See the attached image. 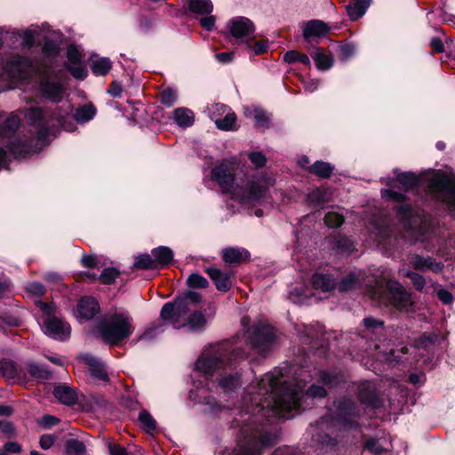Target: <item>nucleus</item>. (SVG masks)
Listing matches in <instances>:
<instances>
[{"label":"nucleus","instance_id":"f257e3e1","mask_svg":"<svg viewBox=\"0 0 455 455\" xmlns=\"http://www.w3.org/2000/svg\"><path fill=\"white\" fill-rule=\"evenodd\" d=\"M283 378L282 370L275 368L246 388L231 422V427L241 433L235 455H260L261 449L274 443L275 435L259 425L272 417L291 419L299 412L305 396L323 398L327 395L323 386L312 385L304 393L305 386L299 381L288 383Z\"/></svg>","mask_w":455,"mask_h":455},{"label":"nucleus","instance_id":"f03ea898","mask_svg":"<svg viewBox=\"0 0 455 455\" xmlns=\"http://www.w3.org/2000/svg\"><path fill=\"white\" fill-rule=\"evenodd\" d=\"M248 355L245 349L235 340L223 341L206 347L196 360L193 374L195 390H191V400L203 403L205 412L217 415L226 410L216 399L208 395V391L214 386L211 381L213 372L223 371L219 379V386L224 392L234 391L241 386V374L237 366Z\"/></svg>","mask_w":455,"mask_h":455},{"label":"nucleus","instance_id":"7ed1b4c3","mask_svg":"<svg viewBox=\"0 0 455 455\" xmlns=\"http://www.w3.org/2000/svg\"><path fill=\"white\" fill-rule=\"evenodd\" d=\"M73 108L70 103H64L52 112H48L41 108L31 107L26 109L24 117L27 123L35 129L34 135L20 143L21 148H29L28 151L36 152L45 145L46 138L51 131L56 127H61L66 131L72 130V120L85 123L92 119L96 114V108L92 104L84 105L76 109L73 117Z\"/></svg>","mask_w":455,"mask_h":455},{"label":"nucleus","instance_id":"20e7f679","mask_svg":"<svg viewBox=\"0 0 455 455\" xmlns=\"http://www.w3.org/2000/svg\"><path fill=\"white\" fill-rule=\"evenodd\" d=\"M235 171L231 164L222 163L212 170L211 178L224 193H229L242 204H260L274 180L264 175L253 176L244 186L235 184Z\"/></svg>","mask_w":455,"mask_h":455},{"label":"nucleus","instance_id":"39448f33","mask_svg":"<svg viewBox=\"0 0 455 455\" xmlns=\"http://www.w3.org/2000/svg\"><path fill=\"white\" fill-rule=\"evenodd\" d=\"M97 329L107 344L118 345L132 334L133 319L125 310H115L104 315Z\"/></svg>","mask_w":455,"mask_h":455},{"label":"nucleus","instance_id":"423d86ee","mask_svg":"<svg viewBox=\"0 0 455 455\" xmlns=\"http://www.w3.org/2000/svg\"><path fill=\"white\" fill-rule=\"evenodd\" d=\"M369 292L372 299L401 311H409L413 305L411 293L399 282L393 279L387 281L385 290L378 284Z\"/></svg>","mask_w":455,"mask_h":455},{"label":"nucleus","instance_id":"0eeeda50","mask_svg":"<svg viewBox=\"0 0 455 455\" xmlns=\"http://www.w3.org/2000/svg\"><path fill=\"white\" fill-rule=\"evenodd\" d=\"M201 300V294L196 291H188L181 297L175 299L173 302L165 303L161 309V318L169 321L175 329L181 328L184 323H180V318L185 317Z\"/></svg>","mask_w":455,"mask_h":455},{"label":"nucleus","instance_id":"6e6552de","mask_svg":"<svg viewBox=\"0 0 455 455\" xmlns=\"http://www.w3.org/2000/svg\"><path fill=\"white\" fill-rule=\"evenodd\" d=\"M65 79L66 75L62 70H47L40 78L41 96L54 103L61 101L65 93Z\"/></svg>","mask_w":455,"mask_h":455},{"label":"nucleus","instance_id":"1a4fd4ad","mask_svg":"<svg viewBox=\"0 0 455 455\" xmlns=\"http://www.w3.org/2000/svg\"><path fill=\"white\" fill-rule=\"evenodd\" d=\"M248 338L250 347L264 356L268 354L275 341L274 329L267 323L253 325L248 330Z\"/></svg>","mask_w":455,"mask_h":455},{"label":"nucleus","instance_id":"9d476101","mask_svg":"<svg viewBox=\"0 0 455 455\" xmlns=\"http://www.w3.org/2000/svg\"><path fill=\"white\" fill-rule=\"evenodd\" d=\"M428 188L436 199L447 204L455 214V184L444 175L435 174L429 180Z\"/></svg>","mask_w":455,"mask_h":455},{"label":"nucleus","instance_id":"9b49d317","mask_svg":"<svg viewBox=\"0 0 455 455\" xmlns=\"http://www.w3.org/2000/svg\"><path fill=\"white\" fill-rule=\"evenodd\" d=\"M227 28L231 36L239 44L251 47V39H254L255 26L251 20L243 16L232 18L227 23Z\"/></svg>","mask_w":455,"mask_h":455},{"label":"nucleus","instance_id":"f8f14e48","mask_svg":"<svg viewBox=\"0 0 455 455\" xmlns=\"http://www.w3.org/2000/svg\"><path fill=\"white\" fill-rule=\"evenodd\" d=\"M336 420L343 428H353L355 419L360 416V410L351 399L345 398L336 402Z\"/></svg>","mask_w":455,"mask_h":455},{"label":"nucleus","instance_id":"ddd939ff","mask_svg":"<svg viewBox=\"0 0 455 455\" xmlns=\"http://www.w3.org/2000/svg\"><path fill=\"white\" fill-rule=\"evenodd\" d=\"M42 324L44 333L55 339L65 340L69 337L70 326L53 315L44 316Z\"/></svg>","mask_w":455,"mask_h":455},{"label":"nucleus","instance_id":"4468645a","mask_svg":"<svg viewBox=\"0 0 455 455\" xmlns=\"http://www.w3.org/2000/svg\"><path fill=\"white\" fill-rule=\"evenodd\" d=\"M358 397L366 407L379 408L383 401L379 396L376 385L371 381H363L358 385Z\"/></svg>","mask_w":455,"mask_h":455},{"label":"nucleus","instance_id":"2eb2a0df","mask_svg":"<svg viewBox=\"0 0 455 455\" xmlns=\"http://www.w3.org/2000/svg\"><path fill=\"white\" fill-rule=\"evenodd\" d=\"M409 265L417 271L424 272L430 270L434 273H440L443 269V264L436 261L433 257H424L419 254L408 256Z\"/></svg>","mask_w":455,"mask_h":455},{"label":"nucleus","instance_id":"dca6fc26","mask_svg":"<svg viewBox=\"0 0 455 455\" xmlns=\"http://www.w3.org/2000/svg\"><path fill=\"white\" fill-rule=\"evenodd\" d=\"M80 358L88 366L89 371L94 379L104 382L109 380L107 366L102 360L91 355H84Z\"/></svg>","mask_w":455,"mask_h":455},{"label":"nucleus","instance_id":"f3484780","mask_svg":"<svg viewBox=\"0 0 455 455\" xmlns=\"http://www.w3.org/2000/svg\"><path fill=\"white\" fill-rule=\"evenodd\" d=\"M100 311L98 301L91 297L82 298L76 307L77 316L81 319L90 320Z\"/></svg>","mask_w":455,"mask_h":455},{"label":"nucleus","instance_id":"a211bd4d","mask_svg":"<svg viewBox=\"0 0 455 455\" xmlns=\"http://www.w3.org/2000/svg\"><path fill=\"white\" fill-rule=\"evenodd\" d=\"M329 27L326 23L319 20H312L303 24V37L309 42L311 38L321 37L327 35Z\"/></svg>","mask_w":455,"mask_h":455},{"label":"nucleus","instance_id":"6ab92c4d","mask_svg":"<svg viewBox=\"0 0 455 455\" xmlns=\"http://www.w3.org/2000/svg\"><path fill=\"white\" fill-rule=\"evenodd\" d=\"M312 284L315 289L330 291L337 286L338 283L337 278L329 273H315L312 276Z\"/></svg>","mask_w":455,"mask_h":455},{"label":"nucleus","instance_id":"aec40b11","mask_svg":"<svg viewBox=\"0 0 455 455\" xmlns=\"http://www.w3.org/2000/svg\"><path fill=\"white\" fill-rule=\"evenodd\" d=\"M188 11L195 15L211 14L213 4L211 0H183Z\"/></svg>","mask_w":455,"mask_h":455},{"label":"nucleus","instance_id":"412c9836","mask_svg":"<svg viewBox=\"0 0 455 455\" xmlns=\"http://www.w3.org/2000/svg\"><path fill=\"white\" fill-rule=\"evenodd\" d=\"M55 398L65 405H73L77 402L76 391L67 385H60L53 390Z\"/></svg>","mask_w":455,"mask_h":455},{"label":"nucleus","instance_id":"4be33fe9","mask_svg":"<svg viewBox=\"0 0 455 455\" xmlns=\"http://www.w3.org/2000/svg\"><path fill=\"white\" fill-rule=\"evenodd\" d=\"M399 274L403 276L408 277L411 279L413 287L421 292H427V286L428 282H432L431 278H427L422 275L413 272L411 270L406 269L405 267L399 268Z\"/></svg>","mask_w":455,"mask_h":455},{"label":"nucleus","instance_id":"5701e85b","mask_svg":"<svg viewBox=\"0 0 455 455\" xmlns=\"http://www.w3.org/2000/svg\"><path fill=\"white\" fill-rule=\"evenodd\" d=\"M244 114L248 118L254 120V125L256 128L261 130L268 128L270 119L263 109L258 108H246L244 109Z\"/></svg>","mask_w":455,"mask_h":455},{"label":"nucleus","instance_id":"b1692460","mask_svg":"<svg viewBox=\"0 0 455 455\" xmlns=\"http://www.w3.org/2000/svg\"><path fill=\"white\" fill-rule=\"evenodd\" d=\"M207 273L219 291H227L229 290L231 281L228 274L223 273L215 267L208 268Z\"/></svg>","mask_w":455,"mask_h":455},{"label":"nucleus","instance_id":"393cba45","mask_svg":"<svg viewBox=\"0 0 455 455\" xmlns=\"http://www.w3.org/2000/svg\"><path fill=\"white\" fill-rule=\"evenodd\" d=\"M370 4V0H350L346 6L347 15L353 20H358L365 13Z\"/></svg>","mask_w":455,"mask_h":455},{"label":"nucleus","instance_id":"a878e982","mask_svg":"<svg viewBox=\"0 0 455 455\" xmlns=\"http://www.w3.org/2000/svg\"><path fill=\"white\" fill-rule=\"evenodd\" d=\"M153 259L156 260V267L157 266L165 267L171 264L173 259L172 251L166 246H159L151 251Z\"/></svg>","mask_w":455,"mask_h":455},{"label":"nucleus","instance_id":"bb28decb","mask_svg":"<svg viewBox=\"0 0 455 455\" xmlns=\"http://www.w3.org/2000/svg\"><path fill=\"white\" fill-rule=\"evenodd\" d=\"M249 258V252L246 250L239 248H227L222 251V259L225 262L240 263Z\"/></svg>","mask_w":455,"mask_h":455},{"label":"nucleus","instance_id":"cd10ccee","mask_svg":"<svg viewBox=\"0 0 455 455\" xmlns=\"http://www.w3.org/2000/svg\"><path fill=\"white\" fill-rule=\"evenodd\" d=\"M396 212L406 230H412L416 228L417 220L412 216V209L410 205L403 204L397 207Z\"/></svg>","mask_w":455,"mask_h":455},{"label":"nucleus","instance_id":"c85d7f7f","mask_svg":"<svg viewBox=\"0 0 455 455\" xmlns=\"http://www.w3.org/2000/svg\"><path fill=\"white\" fill-rule=\"evenodd\" d=\"M172 116L175 123L180 127H189L195 121L193 112L186 108H178L174 109Z\"/></svg>","mask_w":455,"mask_h":455},{"label":"nucleus","instance_id":"c756f323","mask_svg":"<svg viewBox=\"0 0 455 455\" xmlns=\"http://www.w3.org/2000/svg\"><path fill=\"white\" fill-rule=\"evenodd\" d=\"M331 192L325 188H315L307 195L308 202L314 206H322L331 200Z\"/></svg>","mask_w":455,"mask_h":455},{"label":"nucleus","instance_id":"7c9ffc66","mask_svg":"<svg viewBox=\"0 0 455 455\" xmlns=\"http://www.w3.org/2000/svg\"><path fill=\"white\" fill-rule=\"evenodd\" d=\"M20 119L16 115H11L0 126V135L4 138L12 137L20 126Z\"/></svg>","mask_w":455,"mask_h":455},{"label":"nucleus","instance_id":"2f4dec72","mask_svg":"<svg viewBox=\"0 0 455 455\" xmlns=\"http://www.w3.org/2000/svg\"><path fill=\"white\" fill-rule=\"evenodd\" d=\"M180 323H184V325L181 327L188 325L192 330L203 328L206 323L204 315L198 311L194 312L189 316L187 315L185 317L180 318Z\"/></svg>","mask_w":455,"mask_h":455},{"label":"nucleus","instance_id":"473e14b6","mask_svg":"<svg viewBox=\"0 0 455 455\" xmlns=\"http://www.w3.org/2000/svg\"><path fill=\"white\" fill-rule=\"evenodd\" d=\"M27 371L33 379L38 380H47L51 378V372L47 368L34 363L27 364Z\"/></svg>","mask_w":455,"mask_h":455},{"label":"nucleus","instance_id":"72a5a7b5","mask_svg":"<svg viewBox=\"0 0 455 455\" xmlns=\"http://www.w3.org/2000/svg\"><path fill=\"white\" fill-rule=\"evenodd\" d=\"M333 171V166L326 162L316 161L309 167V172L323 179L329 178Z\"/></svg>","mask_w":455,"mask_h":455},{"label":"nucleus","instance_id":"f704fd0d","mask_svg":"<svg viewBox=\"0 0 455 455\" xmlns=\"http://www.w3.org/2000/svg\"><path fill=\"white\" fill-rule=\"evenodd\" d=\"M315 66L318 69L327 70L333 65V59L331 56L326 55L319 48L316 49L315 55L313 56Z\"/></svg>","mask_w":455,"mask_h":455},{"label":"nucleus","instance_id":"c9c22d12","mask_svg":"<svg viewBox=\"0 0 455 455\" xmlns=\"http://www.w3.org/2000/svg\"><path fill=\"white\" fill-rule=\"evenodd\" d=\"M235 121V114L228 110L221 118L216 119L215 124L220 130L230 131L234 129Z\"/></svg>","mask_w":455,"mask_h":455},{"label":"nucleus","instance_id":"e433bc0d","mask_svg":"<svg viewBox=\"0 0 455 455\" xmlns=\"http://www.w3.org/2000/svg\"><path fill=\"white\" fill-rule=\"evenodd\" d=\"M111 61L108 58L94 60L92 63V70L97 76H105L111 69Z\"/></svg>","mask_w":455,"mask_h":455},{"label":"nucleus","instance_id":"4c0bfd02","mask_svg":"<svg viewBox=\"0 0 455 455\" xmlns=\"http://www.w3.org/2000/svg\"><path fill=\"white\" fill-rule=\"evenodd\" d=\"M139 420L141 427L149 434L156 429V422L154 418L146 410H142L139 414Z\"/></svg>","mask_w":455,"mask_h":455},{"label":"nucleus","instance_id":"58836bf2","mask_svg":"<svg viewBox=\"0 0 455 455\" xmlns=\"http://www.w3.org/2000/svg\"><path fill=\"white\" fill-rule=\"evenodd\" d=\"M397 181L405 190L413 188L418 184V178L413 172H401L396 174Z\"/></svg>","mask_w":455,"mask_h":455},{"label":"nucleus","instance_id":"ea45409f","mask_svg":"<svg viewBox=\"0 0 455 455\" xmlns=\"http://www.w3.org/2000/svg\"><path fill=\"white\" fill-rule=\"evenodd\" d=\"M85 451V444L82 441L72 438L66 443L67 455H84Z\"/></svg>","mask_w":455,"mask_h":455},{"label":"nucleus","instance_id":"a19ab883","mask_svg":"<svg viewBox=\"0 0 455 455\" xmlns=\"http://www.w3.org/2000/svg\"><path fill=\"white\" fill-rule=\"evenodd\" d=\"M133 267L139 269H155L156 260L153 259L152 255L148 253L140 254L136 257Z\"/></svg>","mask_w":455,"mask_h":455},{"label":"nucleus","instance_id":"79ce46f5","mask_svg":"<svg viewBox=\"0 0 455 455\" xmlns=\"http://www.w3.org/2000/svg\"><path fill=\"white\" fill-rule=\"evenodd\" d=\"M334 246L341 253H350L355 248L353 242L348 237L341 235L334 238Z\"/></svg>","mask_w":455,"mask_h":455},{"label":"nucleus","instance_id":"37998d69","mask_svg":"<svg viewBox=\"0 0 455 455\" xmlns=\"http://www.w3.org/2000/svg\"><path fill=\"white\" fill-rule=\"evenodd\" d=\"M360 282V276L355 273H350L345 276L338 285L339 291H347L357 286Z\"/></svg>","mask_w":455,"mask_h":455},{"label":"nucleus","instance_id":"c03bdc74","mask_svg":"<svg viewBox=\"0 0 455 455\" xmlns=\"http://www.w3.org/2000/svg\"><path fill=\"white\" fill-rule=\"evenodd\" d=\"M29 148L22 149L20 144L12 143L6 148H0V165L5 161L7 154H12L14 156L23 155V152L28 151Z\"/></svg>","mask_w":455,"mask_h":455},{"label":"nucleus","instance_id":"a18cd8bd","mask_svg":"<svg viewBox=\"0 0 455 455\" xmlns=\"http://www.w3.org/2000/svg\"><path fill=\"white\" fill-rule=\"evenodd\" d=\"M283 60L287 63H294L299 61L306 66H310L309 58L304 54L300 53L297 51H288L283 55Z\"/></svg>","mask_w":455,"mask_h":455},{"label":"nucleus","instance_id":"49530a36","mask_svg":"<svg viewBox=\"0 0 455 455\" xmlns=\"http://www.w3.org/2000/svg\"><path fill=\"white\" fill-rule=\"evenodd\" d=\"M228 110V108L222 103H214L207 107L208 116L214 123L216 119L221 118Z\"/></svg>","mask_w":455,"mask_h":455},{"label":"nucleus","instance_id":"de8ad7c7","mask_svg":"<svg viewBox=\"0 0 455 455\" xmlns=\"http://www.w3.org/2000/svg\"><path fill=\"white\" fill-rule=\"evenodd\" d=\"M67 69L76 79H84L87 76V71L82 62L76 64H65Z\"/></svg>","mask_w":455,"mask_h":455},{"label":"nucleus","instance_id":"09e8293b","mask_svg":"<svg viewBox=\"0 0 455 455\" xmlns=\"http://www.w3.org/2000/svg\"><path fill=\"white\" fill-rule=\"evenodd\" d=\"M177 92L171 88L164 90L160 95L161 102L168 108L174 105V103L177 100Z\"/></svg>","mask_w":455,"mask_h":455},{"label":"nucleus","instance_id":"8fccbe9b","mask_svg":"<svg viewBox=\"0 0 455 455\" xmlns=\"http://www.w3.org/2000/svg\"><path fill=\"white\" fill-rule=\"evenodd\" d=\"M118 275L119 271L116 268L107 267L101 272L100 280L103 284H110L118 277Z\"/></svg>","mask_w":455,"mask_h":455},{"label":"nucleus","instance_id":"3c124183","mask_svg":"<svg viewBox=\"0 0 455 455\" xmlns=\"http://www.w3.org/2000/svg\"><path fill=\"white\" fill-rule=\"evenodd\" d=\"M324 222L329 228H338L344 222V216L337 212H328L324 217Z\"/></svg>","mask_w":455,"mask_h":455},{"label":"nucleus","instance_id":"603ef678","mask_svg":"<svg viewBox=\"0 0 455 455\" xmlns=\"http://www.w3.org/2000/svg\"><path fill=\"white\" fill-rule=\"evenodd\" d=\"M187 283L191 288H205L208 285V281L199 274H191L188 280Z\"/></svg>","mask_w":455,"mask_h":455},{"label":"nucleus","instance_id":"864d4df0","mask_svg":"<svg viewBox=\"0 0 455 455\" xmlns=\"http://www.w3.org/2000/svg\"><path fill=\"white\" fill-rule=\"evenodd\" d=\"M319 381H321L323 386L334 387L339 383V377L327 371H321L319 372Z\"/></svg>","mask_w":455,"mask_h":455},{"label":"nucleus","instance_id":"5fc2aeb1","mask_svg":"<svg viewBox=\"0 0 455 455\" xmlns=\"http://www.w3.org/2000/svg\"><path fill=\"white\" fill-rule=\"evenodd\" d=\"M363 325L367 331H384V323L373 317H366L363 319Z\"/></svg>","mask_w":455,"mask_h":455},{"label":"nucleus","instance_id":"6e6d98bb","mask_svg":"<svg viewBox=\"0 0 455 455\" xmlns=\"http://www.w3.org/2000/svg\"><path fill=\"white\" fill-rule=\"evenodd\" d=\"M437 339L436 335H426L424 334L416 341L417 348L429 349L434 345Z\"/></svg>","mask_w":455,"mask_h":455},{"label":"nucleus","instance_id":"4d7b16f0","mask_svg":"<svg viewBox=\"0 0 455 455\" xmlns=\"http://www.w3.org/2000/svg\"><path fill=\"white\" fill-rule=\"evenodd\" d=\"M67 56L68 62L66 64H77L82 62V55L78 49L74 45H70L68 48Z\"/></svg>","mask_w":455,"mask_h":455},{"label":"nucleus","instance_id":"13d9d810","mask_svg":"<svg viewBox=\"0 0 455 455\" xmlns=\"http://www.w3.org/2000/svg\"><path fill=\"white\" fill-rule=\"evenodd\" d=\"M247 48L251 49L254 52V54L259 55L267 52L268 44L267 41L264 40L254 42V39H251V47Z\"/></svg>","mask_w":455,"mask_h":455},{"label":"nucleus","instance_id":"bf43d9fd","mask_svg":"<svg viewBox=\"0 0 455 455\" xmlns=\"http://www.w3.org/2000/svg\"><path fill=\"white\" fill-rule=\"evenodd\" d=\"M365 448L374 454H380L383 451V448L380 445L379 440L370 438L365 441Z\"/></svg>","mask_w":455,"mask_h":455},{"label":"nucleus","instance_id":"052dcab7","mask_svg":"<svg viewBox=\"0 0 455 455\" xmlns=\"http://www.w3.org/2000/svg\"><path fill=\"white\" fill-rule=\"evenodd\" d=\"M381 196L382 197L389 198L395 202H403L405 199V196L403 194L392 189L381 190Z\"/></svg>","mask_w":455,"mask_h":455},{"label":"nucleus","instance_id":"680f3d73","mask_svg":"<svg viewBox=\"0 0 455 455\" xmlns=\"http://www.w3.org/2000/svg\"><path fill=\"white\" fill-rule=\"evenodd\" d=\"M206 17H203L200 19V25L207 31H211L213 29L215 26L216 18L215 16L211 14H206Z\"/></svg>","mask_w":455,"mask_h":455},{"label":"nucleus","instance_id":"e2e57ef3","mask_svg":"<svg viewBox=\"0 0 455 455\" xmlns=\"http://www.w3.org/2000/svg\"><path fill=\"white\" fill-rule=\"evenodd\" d=\"M249 159L256 167H261L266 163L265 156L260 152H252L249 156Z\"/></svg>","mask_w":455,"mask_h":455},{"label":"nucleus","instance_id":"0e129e2a","mask_svg":"<svg viewBox=\"0 0 455 455\" xmlns=\"http://www.w3.org/2000/svg\"><path fill=\"white\" fill-rule=\"evenodd\" d=\"M314 439L318 442L323 447H330L334 446L336 444V441L330 437L329 435H314Z\"/></svg>","mask_w":455,"mask_h":455},{"label":"nucleus","instance_id":"69168bd1","mask_svg":"<svg viewBox=\"0 0 455 455\" xmlns=\"http://www.w3.org/2000/svg\"><path fill=\"white\" fill-rule=\"evenodd\" d=\"M55 442V437L52 435H43L40 437L39 444L44 450L50 449Z\"/></svg>","mask_w":455,"mask_h":455},{"label":"nucleus","instance_id":"338daca9","mask_svg":"<svg viewBox=\"0 0 455 455\" xmlns=\"http://www.w3.org/2000/svg\"><path fill=\"white\" fill-rule=\"evenodd\" d=\"M27 290L34 295H43L45 292L44 286L37 282L31 283L28 285Z\"/></svg>","mask_w":455,"mask_h":455},{"label":"nucleus","instance_id":"774afa93","mask_svg":"<svg viewBox=\"0 0 455 455\" xmlns=\"http://www.w3.org/2000/svg\"><path fill=\"white\" fill-rule=\"evenodd\" d=\"M438 299L444 304L449 305L453 301V295L445 289H440L437 291Z\"/></svg>","mask_w":455,"mask_h":455}]
</instances>
